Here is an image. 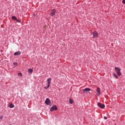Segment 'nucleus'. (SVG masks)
Instances as JSON below:
<instances>
[{"instance_id": "12", "label": "nucleus", "mask_w": 125, "mask_h": 125, "mask_svg": "<svg viewBox=\"0 0 125 125\" xmlns=\"http://www.w3.org/2000/svg\"><path fill=\"white\" fill-rule=\"evenodd\" d=\"M12 19H13V20H15V21H17V18H16V17H15V16H12Z\"/></svg>"}, {"instance_id": "10", "label": "nucleus", "mask_w": 125, "mask_h": 125, "mask_svg": "<svg viewBox=\"0 0 125 125\" xmlns=\"http://www.w3.org/2000/svg\"><path fill=\"white\" fill-rule=\"evenodd\" d=\"M21 55V52L18 51V52H16L14 53V55Z\"/></svg>"}, {"instance_id": "15", "label": "nucleus", "mask_w": 125, "mask_h": 125, "mask_svg": "<svg viewBox=\"0 0 125 125\" xmlns=\"http://www.w3.org/2000/svg\"><path fill=\"white\" fill-rule=\"evenodd\" d=\"M9 107L11 108H14V105L13 104H10Z\"/></svg>"}, {"instance_id": "17", "label": "nucleus", "mask_w": 125, "mask_h": 125, "mask_svg": "<svg viewBox=\"0 0 125 125\" xmlns=\"http://www.w3.org/2000/svg\"><path fill=\"white\" fill-rule=\"evenodd\" d=\"M16 21L18 22V23H20V22H21V20H17Z\"/></svg>"}, {"instance_id": "18", "label": "nucleus", "mask_w": 125, "mask_h": 125, "mask_svg": "<svg viewBox=\"0 0 125 125\" xmlns=\"http://www.w3.org/2000/svg\"><path fill=\"white\" fill-rule=\"evenodd\" d=\"M18 76H19L20 77H22V73H18Z\"/></svg>"}, {"instance_id": "19", "label": "nucleus", "mask_w": 125, "mask_h": 125, "mask_svg": "<svg viewBox=\"0 0 125 125\" xmlns=\"http://www.w3.org/2000/svg\"><path fill=\"white\" fill-rule=\"evenodd\" d=\"M3 119V116L1 115L0 116V120H2Z\"/></svg>"}, {"instance_id": "2", "label": "nucleus", "mask_w": 125, "mask_h": 125, "mask_svg": "<svg viewBox=\"0 0 125 125\" xmlns=\"http://www.w3.org/2000/svg\"><path fill=\"white\" fill-rule=\"evenodd\" d=\"M115 70L116 71V73L118 76H119V77L120 76H121L122 72H121V68H120V67H116L115 68Z\"/></svg>"}, {"instance_id": "14", "label": "nucleus", "mask_w": 125, "mask_h": 125, "mask_svg": "<svg viewBox=\"0 0 125 125\" xmlns=\"http://www.w3.org/2000/svg\"><path fill=\"white\" fill-rule=\"evenodd\" d=\"M113 77L116 78V79H118V75H117V74H116L115 73H113Z\"/></svg>"}, {"instance_id": "21", "label": "nucleus", "mask_w": 125, "mask_h": 125, "mask_svg": "<svg viewBox=\"0 0 125 125\" xmlns=\"http://www.w3.org/2000/svg\"><path fill=\"white\" fill-rule=\"evenodd\" d=\"M104 120H107V117L104 116Z\"/></svg>"}, {"instance_id": "8", "label": "nucleus", "mask_w": 125, "mask_h": 125, "mask_svg": "<svg viewBox=\"0 0 125 125\" xmlns=\"http://www.w3.org/2000/svg\"><path fill=\"white\" fill-rule=\"evenodd\" d=\"M93 36L94 38H97L98 37V33L96 31H95L92 33Z\"/></svg>"}, {"instance_id": "13", "label": "nucleus", "mask_w": 125, "mask_h": 125, "mask_svg": "<svg viewBox=\"0 0 125 125\" xmlns=\"http://www.w3.org/2000/svg\"><path fill=\"white\" fill-rule=\"evenodd\" d=\"M69 103L70 104H73V103H74V101L71 99H69Z\"/></svg>"}, {"instance_id": "5", "label": "nucleus", "mask_w": 125, "mask_h": 125, "mask_svg": "<svg viewBox=\"0 0 125 125\" xmlns=\"http://www.w3.org/2000/svg\"><path fill=\"white\" fill-rule=\"evenodd\" d=\"M98 106L101 109H104L105 108V104H102L101 103H98Z\"/></svg>"}, {"instance_id": "16", "label": "nucleus", "mask_w": 125, "mask_h": 125, "mask_svg": "<svg viewBox=\"0 0 125 125\" xmlns=\"http://www.w3.org/2000/svg\"><path fill=\"white\" fill-rule=\"evenodd\" d=\"M13 65H14L15 67H17V62H14Z\"/></svg>"}, {"instance_id": "9", "label": "nucleus", "mask_w": 125, "mask_h": 125, "mask_svg": "<svg viewBox=\"0 0 125 125\" xmlns=\"http://www.w3.org/2000/svg\"><path fill=\"white\" fill-rule=\"evenodd\" d=\"M55 12H56V10L55 9H53L51 11L50 15L51 16H54V15H55Z\"/></svg>"}, {"instance_id": "6", "label": "nucleus", "mask_w": 125, "mask_h": 125, "mask_svg": "<svg viewBox=\"0 0 125 125\" xmlns=\"http://www.w3.org/2000/svg\"><path fill=\"white\" fill-rule=\"evenodd\" d=\"M96 91H97V92H96L97 95L99 96V95H100V94H101V90H100V88H99V87L97 88Z\"/></svg>"}, {"instance_id": "3", "label": "nucleus", "mask_w": 125, "mask_h": 125, "mask_svg": "<svg viewBox=\"0 0 125 125\" xmlns=\"http://www.w3.org/2000/svg\"><path fill=\"white\" fill-rule=\"evenodd\" d=\"M57 110V106L56 105H53L50 108V112H53V111H56Z\"/></svg>"}, {"instance_id": "4", "label": "nucleus", "mask_w": 125, "mask_h": 125, "mask_svg": "<svg viewBox=\"0 0 125 125\" xmlns=\"http://www.w3.org/2000/svg\"><path fill=\"white\" fill-rule=\"evenodd\" d=\"M51 102H50V100L49 99L47 98L45 101V104L46 105H50Z\"/></svg>"}, {"instance_id": "7", "label": "nucleus", "mask_w": 125, "mask_h": 125, "mask_svg": "<svg viewBox=\"0 0 125 125\" xmlns=\"http://www.w3.org/2000/svg\"><path fill=\"white\" fill-rule=\"evenodd\" d=\"M89 91H90L89 88H85L83 90V93H87Z\"/></svg>"}, {"instance_id": "20", "label": "nucleus", "mask_w": 125, "mask_h": 125, "mask_svg": "<svg viewBox=\"0 0 125 125\" xmlns=\"http://www.w3.org/2000/svg\"><path fill=\"white\" fill-rule=\"evenodd\" d=\"M122 2L123 3H124V4H125V0H123Z\"/></svg>"}, {"instance_id": "11", "label": "nucleus", "mask_w": 125, "mask_h": 125, "mask_svg": "<svg viewBox=\"0 0 125 125\" xmlns=\"http://www.w3.org/2000/svg\"><path fill=\"white\" fill-rule=\"evenodd\" d=\"M28 72L29 74H32L33 73V69H29L28 70Z\"/></svg>"}, {"instance_id": "1", "label": "nucleus", "mask_w": 125, "mask_h": 125, "mask_svg": "<svg viewBox=\"0 0 125 125\" xmlns=\"http://www.w3.org/2000/svg\"><path fill=\"white\" fill-rule=\"evenodd\" d=\"M47 86H45L44 87V89H48L49 88V86H50V83H51V78H48L47 80Z\"/></svg>"}]
</instances>
